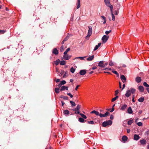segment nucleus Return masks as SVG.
Here are the masks:
<instances>
[{
    "instance_id": "7",
    "label": "nucleus",
    "mask_w": 149,
    "mask_h": 149,
    "mask_svg": "<svg viewBox=\"0 0 149 149\" xmlns=\"http://www.w3.org/2000/svg\"><path fill=\"white\" fill-rule=\"evenodd\" d=\"M130 91V90H127L125 94V95L127 97H129L131 95Z\"/></svg>"
},
{
    "instance_id": "51",
    "label": "nucleus",
    "mask_w": 149,
    "mask_h": 149,
    "mask_svg": "<svg viewBox=\"0 0 149 149\" xmlns=\"http://www.w3.org/2000/svg\"><path fill=\"white\" fill-rule=\"evenodd\" d=\"M69 36H67L63 40V41H65L68 40V39L69 38Z\"/></svg>"
},
{
    "instance_id": "17",
    "label": "nucleus",
    "mask_w": 149,
    "mask_h": 149,
    "mask_svg": "<svg viewBox=\"0 0 149 149\" xmlns=\"http://www.w3.org/2000/svg\"><path fill=\"white\" fill-rule=\"evenodd\" d=\"M101 44H102L101 43H100L98 44L97 45H96V46H95V47L94 49V51H95V50H96L97 49H98V47H99L101 46Z\"/></svg>"
},
{
    "instance_id": "37",
    "label": "nucleus",
    "mask_w": 149,
    "mask_h": 149,
    "mask_svg": "<svg viewBox=\"0 0 149 149\" xmlns=\"http://www.w3.org/2000/svg\"><path fill=\"white\" fill-rule=\"evenodd\" d=\"M101 17L102 18L103 20H104V22H103V24H104L106 22V18L104 16H101Z\"/></svg>"
},
{
    "instance_id": "35",
    "label": "nucleus",
    "mask_w": 149,
    "mask_h": 149,
    "mask_svg": "<svg viewBox=\"0 0 149 149\" xmlns=\"http://www.w3.org/2000/svg\"><path fill=\"white\" fill-rule=\"evenodd\" d=\"M70 49L69 48H68L66 51L64 52V54H67L68 52L70 51Z\"/></svg>"
},
{
    "instance_id": "22",
    "label": "nucleus",
    "mask_w": 149,
    "mask_h": 149,
    "mask_svg": "<svg viewBox=\"0 0 149 149\" xmlns=\"http://www.w3.org/2000/svg\"><path fill=\"white\" fill-rule=\"evenodd\" d=\"M111 15L112 17V20L113 21H114V20H115V17L114 15L113 14L112 10H111Z\"/></svg>"
},
{
    "instance_id": "12",
    "label": "nucleus",
    "mask_w": 149,
    "mask_h": 149,
    "mask_svg": "<svg viewBox=\"0 0 149 149\" xmlns=\"http://www.w3.org/2000/svg\"><path fill=\"white\" fill-rule=\"evenodd\" d=\"M138 88L139 91L141 92H143L144 91V88L142 86H139Z\"/></svg>"
},
{
    "instance_id": "27",
    "label": "nucleus",
    "mask_w": 149,
    "mask_h": 149,
    "mask_svg": "<svg viewBox=\"0 0 149 149\" xmlns=\"http://www.w3.org/2000/svg\"><path fill=\"white\" fill-rule=\"evenodd\" d=\"M60 98H63L64 100H67L68 98V97L66 96H63V95H61L60 96Z\"/></svg>"
},
{
    "instance_id": "64",
    "label": "nucleus",
    "mask_w": 149,
    "mask_h": 149,
    "mask_svg": "<svg viewBox=\"0 0 149 149\" xmlns=\"http://www.w3.org/2000/svg\"><path fill=\"white\" fill-rule=\"evenodd\" d=\"M62 85L61 84V83H60V84L58 85V86L59 87H61V86H62Z\"/></svg>"
},
{
    "instance_id": "40",
    "label": "nucleus",
    "mask_w": 149,
    "mask_h": 149,
    "mask_svg": "<svg viewBox=\"0 0 149 149\" xmlns=\"http://www.w3.org/2000/svg\"><path fill=\"white\" fill-rule=\"evenodd\" d=\"M59 89L58 88H56L55 89V91L56 93H59Z\"/></svg>"
},
{
    "instance_id": "16",
    "label": "nucleus",
    "mask_w": 149,
    "mask_h": 149,
    "mask_svg": "<svg viewBox=\"0 0 149 149\" xmlns=\"http://www.w3.org/2000/svg\"><path fill=\"white\" fill-rule=\"evenodd\" d=\"M140 142L141 144L142 145L145 144L146 143V140L144 139L141 140L140 141Z\"/></svg>"
},
{
    "instance_id": "11",
    "label": "nucleus",
    "mask_w": 149,
    "mask_h": 149,
    "mask_svg": "<svg viewBox=\"0 0 149 149\" xmlns=\"http://www.w3.org/2000/svg\"><path fill=\"white\" fill-rule=\"evenodd\" d=\"M135 80L137 82L139 83L141 82V79L140 77H138L136 78Z\"/></svg>"
},
{
    "instance_id": "25",
    "label": "nucleus",
    "mask_w": 149,
    "mask_h": 149,
    "mask_svg": "<svg viewBox=\"0 0 149 149\" xmlns=\"http://www.w3.org/2000/svg\"><path fill=\"white\" fill-rule=\"evenodd\" d=\"M85 57H86V56H85V57H77L75 58H74V59H78V58H79L81 60H84V58Z\"/></svg>"
},
{
    "instance_id": "46",
    "label": "nucleus",
    "mask_w": 149,
    "mask_h": 149,
    "mask_svg": "<svg viewBox=\"0 0 149 149\" xmlns=\"http://www.w3.org/2000/svg\"><path fill=\"white\" fill-rule=\"evenodd\" d=\"M137 124L139 126H141L142 125V123L141 122H139L137 123Z\"/></svg>"
},
{
    "instance_id": "3",
    "label": "nucleus",
    "mask_w": 149,
    "mask_h": 149,
    "mask_svg": "<svg viewBox=\"0 0 149 149\" xmlns=\"http://www.w3.org/2000/svg\"><path fill=\"white\" fill-rule=\"evenodd\" d=\"M104 2L105 4L108 7L110 8L111 10L113 9V6L111 5L109 2V0H104Z\"/></svg>"
},
{
    "instance_id": "8",
    "label": "nucleus",
    "mask_w": 149,
    "mask_h": 149,
    "mask_svg": "<svg viewBox=\"0 0 149 149\" xmlns=\"http://www.w3.org/2000/svg\"><path fill=\"white\" fill-rule=\"evenodd\" d=\"M71 57L70 56H69L67 54H64L63 58L65 60H68Z\"/></svg>"
},
{
    "instance_id": "34",
    "label": "nucleus",
    "mask_w": 149,
    "mask_h": 149,
    "mask_svg": "<svg viewBox=\"0 0 149 149\" xmlns=\"http://www.w3.org/2000/svg\"><path fill=\"white\" fill-rule=\"evenodd\" d=\"M130 92H131V93L132 94H133L134 93L135 91V89L133 88H131L130 89Z\"/></svg>"
},
{
    "instance_id": "13",
    "label": "nucleus",
    "mask_w": 149,
    "mask_h": 149,
    "mask_svg": "<svg viewBox=\"0 0 149 149\" xmlns=\"http://www.w3.org/2000/svg\"><path fill=\"white\" fill-rule=\"evenodd\" d=\"M134 140L137 141L139 139L140 137L139 135L135 134L134 136Z\"/></svg>"
},
{
    "instance_id": "30",
    "label": "nucleus",
    "mask_w": 149,
    "mask_h": 149,
    "mask_svg": "<svg viewBox=\"0 0 149 149\" xmlns=\"http://www.w3.org/2000/svg\"><path fill=\"white\" fill-rule=\"evenodd\" d=\"M60 62V64L61 65H64L65 64V62L64 61H62Z\"/></svg>"
},
{
    "instance_id": "39",
    "label": "nucleus",
    "mask_w": 149,
    "mask_h": 149,
    "mask_svg": "<svg viewBox=\"0 0 149 149\" xmlns=\"http://www.w3.org/2000/svg\"><path fill=\"white\" fill-rule=\"evenodd\" d=\"M75 71V69L73 67H72L70 69V71L72 73H74Z\"/></svg>"
},
{
    "instance_id": "57",
    "label": "nucleus",
    "mask_w": 149,
    "mask_h": 149,
    "mask_svg": "<svg viewBox=\"0 0 149 149\" xmlns=\"http://www.w3.org/2000/svg\"><path fill=\"white\" fill-rule=\"evenodd\" d=\"M80 115H81V116L83 118L85 116V115L83 114V113H79Z\"/></svg>"
},
{
    "instance_id": "36",
    "label": "nucleus",
    "mask_w": 149,
    "mask_h": 149,
    "mask_svg": "<svg viewBox=\"0 0 149 149\" xmlns=\"http://www.w3.org/2000/svg\"><path fill=\"white\" fill-rule=\"evenodd\" d=\"M143 85L147 87H149V85L147 84L146 82H144L143 83Z\"/></svg>"
},
{
    "instance_id": "56",
    "label": "nucleus",
    "mask_w": 149,
    "mask_h": 149,
    "mask_svg": "<svg viewBox=\"0 0 149 149\" xmlns=\"http://www.w3.org/2000/svg\"><path fill=\"white\" fill-rule=\"evenodd\" d=\"M76 114H79L80 113L79 111H76L75 112Z\"/></svg>"
},
{
    "instance_id": "63",
    "label": "nucleus",
    "mask_w": 149,
    "mask_h": 149,
    "mask_svg": "<svg viewBox=\"0 0 149 149\" xmlns=\"http://www.w3.org/2000/svg\"><path fill=\"white\" fill-rule=\"evenodd\" d=\"M114 108H112L110 112H113V111H114Z\"/></svg>"
},
{
    "instance_id": "44",
    "label": "nucleus",
    "mask_w": 149,
    "mask_h": 149,
    "mask_svg": "<svg viewBox=\"0 0 149 149\" xmlns=\"http://www.w3.org/2000/svg\"><path fill=\"white\" fill-rule=\"evenodd\" d=\"M66 83V82L65 80H63L62 81H61L60 83L62 85H64Z\"/></svg>"
},
{
    "instance_id": "28",
    "label": "nucleus",
    "mask_w": 149,
    "mask_h": 149,
    "mask_svg": "<svg viewBox=\"0 0 149 149\" xmlns=\"http://www.w3.org/2000/svg\"><path fill=\"white\" fill-rule=\"evenodd\" d=\"M118 96H116L112 99L111 100L112 102H113L116 100L118 98Z\"/></svg>"
},
{
    "instance_id": "60",
    "label": "nucleus",
    "mask_w": 149,
    "mask_h": 149,
    "mask_svg": "<svg viewBox=\"0 0 149 149\" xmlns=\"http://www.w3.org/2000/svg\"><path fill=\"white\" fill-rule=\"evenodd\" d=\"M97 68V67H96V66H94V67H93L92 68V70H95V69H96Z\"/></svg>"
},
{
    "instance_id": "9",
    "label": "nucleus",
    "mask_w": 149,
    "mask_h": 149,
    "mask_svg": "<svg viewBox=\"0 0 149 149\" xmlns=\"http://www.w3.org/2000/svg\"><path fill=\"white\" fill-rule=\"evenodd\" d=\"M120 79L123 83H124L125 82L126 78L124 75H121L120 76Z\"/></svg>"
},
{
    "instance_id": "21",
    "label": "nucleus",
    "mask_w": 149,
    "mask_h": 149,
    "mask_svg": "<svg viewBox=\"0 0 149 149\" xmlns=\"http://www.w3.org/2000/svg\"><path fill=\"white\" fill-rule=\"evenodd\" d=\"M144 100V97H140V98H139L138 99V101L141 102H143Z\"/></svg>"
},
{
    "instance_id": "33",
    "label": "nucleus",
    "mask_w": 149,
    "mask_h": 149,
    "mask_svg": "<svg viewBox=\"0 0 149 149\" xmlns=\"http://www.w3.org/2000/svg\"><path fill=\"white\" fill-rule=\"evenodd\" d=\"M79 121L81 123H83L84 121V120L83 118H80L79 119Z\"/></svg>"
},
{
    "instance_id": "58",
    "label": "nucleus",
    "mask_w": 149,
    "mask_h": 149,
    "mask_svg": "<svg viewBox=\"0 0 149 149\" xmlns=\"http://www.w3.org/2000/svg\"><path fill=\"white\" fill-rule=\"evenodd\" d=\"M127 133H129L130 131V129H127Z\"/></svg>"
},
{
    "instance_id": "31",
    "label": "nucleus",
    "mask_w": 149,
    "mask_h": 149,
    "mask_svg": "<svg viewBox=\"0 0 149 149\" xmlns=\"http://www.w3.org/2000/svg\"><path fill=\"white\" fill-rule=\"evenodd\" d=\"M70 102L71 103L72 106H74L76 105V104L73 101H70Z\"/></svg>"
},
{
    "instance_id": "55",
    "label": "nucleus",
    "mask_w": 149,
    "mask_h": 149,
    "mask_svg": "<svg viewBox=\"0 0 149 149\" xmlns=\"http://www.w3.org/2000/svg\"><path fill=\"white\" fill-rule=\"evenodd\" d=\"M113 118H114V117H113V115H111L110 116V118L111 119L113 120Z\"/></svg>"
},
{
    "instance_id": "38",
    "label": "nucleus",
    "mask_w": 149,
    "mask_h": 149,
    "mask_svg": "<svg viewBox=\"0 0 149 149\" xmlns=\"http://www.w3.org/2000/svg\"><path fill=\"white\" fill-rule=\"evenodd\" d=\"M65 88L66 86H62L60 89L61 91H62L64 90L65 89Z\"/></svg>"
},
{
    "instance_id": "10",
    "label": "nucleus",
    "mask_w": 149,
    "mask_h": 149,
    "mask_svg": "<svg viewBox=\"0 0 149 149\" xmlns=\"http://www.w3.org/2000/svg\"><path fill=\"white\" fill-rule=\"evenodd\" d=\"M52 53L55 55H57L58 54V52L57 49L56 48L53 49L52 51Z\"/></svg>"
},
{
    "instance_id": "14",
    "label": "nucleus",
    "mask_w": 149,
    "mask_h": 149,
    "mask_svg": "<svg viewBox=\"0 0 149 149\" xmlns=\"http://www.w3.org/2000/svg\"><path fill=\"white\" fill-rule=\"evenodd\" d=\"M127 139V136H123L122 138V140L124 142H125L126 141Z\"/></svg>"
},
{
    "instance_id": "5",
    "label": "nucleus",
    "mask_w": 149,
    "mask_h": 149,
    "mask_svg": "<svg viewBox=\"0 0 149 149\" xmlns=\"http://www.w3.org/2000/svg\"><path fill=\"white\" fill-rule=\"evenodd\" d=\"M104 61H100L98 63V66L101 68H104Z\"/></svg>"
},
{
    "instance_id": "47",
    "label": "nucleus",
    "mask_w": 149,
    "mask_h": 149,
    "mask_svg": "<svg viewBox=\"0 0 149 149\" xmlns=\"http://www.w3.org/2000/svg\"><path fill=\"white\" fill-rule=\"evenodd\" d=\"M133 123V121L132 120H129L128 122V124L129 125H131V124Z\"/></svg>"
},
{
    "instance_id": "6",
    "label": "nucleus",
    "mask_w": 149,
    "mask_h": 149,
    "mask_svg": "<svg viewBox=\"0 0 149 149\" xmlns=\"http://www.w3.org/2000/svg\"><path fill=\"white\" fill-rule=\"evenodd\" d=\"M86 73V70H81L79 72L80 74L81 75H83Z\"/></svg>"
},
{
    "instance_id": "26",
    "label": "nucleus",
    "mask_w": 149,
    "mask_h": 149,
    "mask_svg": "<svg viewBox=\"0 0 149 149\" xmlns=\"http://www.w3.org/2000/svg\"><path fill=\"white\" fill-rule=\"evenodd\" d=\"M80 0H78L77 1V9H78L80 8Z\"/></svg>"
},
{
    "instance_id": "59",
    "label": "nucleus",
    "mask_w": 149,
    "mask_h": 149,
    "mask_svg": "<svg viewBox=\"0 0 149 149\" xmlns=\"http://www.w3.org/2000/svg\"><path fill=\"white\" fill-rule=\"evenodd\" d=\"M79 86V85H77V86L75 88V90H76V91H77V89L78 88Z\"/></svg>"
},
{
    "instance_id": "61",
    "label": "nucleus",
    "mask_w": 149,
    "mask_h": 149,
    "mask_svg": "<svg viewBox=\"0 0 149 149\" xmlns=\"http://www.w3.org/2000/svg\"><path fill=\"white\" fill-rule=\"evenodd\" d=\"M134 95L132 97V101L133 102H135V101L134 100Z\"/></svg>"
},
{
    "instance_id": "62",
    "label": "nucleus",
    "mask_w": 149,
    "mask_h": 149,
    "mask_svg": "<svg viewBox=\"0 0 149 149\" xmlns=\"http://www.w3.org/2000/svg\"><path fill=\"white\" fill-rule=\"evenodd\" d=\"M60 79H57L56 80V82H58L60 81Z\"/></svg>"
},
{
    "instance_id": "53",
    "label": "nucleus",
    "mask_w": 149,
    "mask_h": 149,
    "mask_svg": "<svg viewBox=\"0 0 149 149\" xmlns=\"http://www.w3.org/2000/svg\"><path fill=\"white\" fill-rule=\"evenodd\" d=\"M113 73L117 75H118V72L116 71L115 70L114 71H113Z\"/></svg>"
},
{
    "instance_id": "23",
    "label": "nucleus",
    "mask_w": 149,
    "mask_h": 149,
    "mask_svg": "<svg viewBox=\"0 0 149 149\" xmlns=\"http://www.w3.org/2000/svg\"><path fill=\"white\" fill-rule=\"evenodd\" d=\"M63 113L65 115H68L69 114V111L68 110H66L64 111Z\"/></svg>"
},
{
    "instance_id": "41",
    "label": "nucleus",
    "mask_w": 149,
    "mask_h": 149,
    "mask_svg": "<svg viewBox=\"0 0 149 149\" xmlns=\"http://www.w3.org/2000/svg\"><path fill=\"white\" fill-rule=\"evenodd\" d=\"M99 116L101 118L104 117H106L105 115V114H102L100 113L99 114Z\"/></svg>"
},
{
    "instance_id": "24",
    "label": "nucleus",
    "mask_w": 149,
    "mask_h": 149,
    "mask_svg": "<svg viewBox=\"0 0 149 149\" xmlns=\"http://www.w3.org/2000/svg\"><path fill=\"white\" fill-rule=\"evenodd\" d=\"M60 61L59 59H57L55 62V64L56 65H57L60 62Z\"/></svg>"
},
{
    "instance_id": "20",
    "label": "nucleus",
    "mask_w": 149,
    "mask_h": 149,
    "mask_svg": "<svg viewBox=\"0 0 149 149\" xmlns=\"http://www.w3.org/2000/svg\"><path fill=\"white\" fill-rule=\"evenodd\" d=\"M128 113L130 114H131L132 113V110L130 107L128 108L127 109Z\"/></svg>"
},
{
    "instance_id": "2",
    "label": "nucleus",
    "mask_w": 149,
    "mask_h": 149,
    "mask_svg": "<svg viewBox=\"0 0 149 149\" xmlns=\"http://www.w3.org/2000/svg\"><path fill=\"white\" fill-rule=\"evenodd\" d=\"M109 38V36H107L105 35H104L102 38V43L104 44L106 43L107 42Z\"/></svg>"
},
{
    "instance_id": "49",
    "label": "nucleus",
    "mask_w": 149,
    "mask_h": 149,
    "mask_svg": "<svg viewBox=\"0 0 149 149\" xmlns=\"http://www.w3.org/2000/svg\"><path fill=\"white\" fill-rule=\"evenodd\" d=\"M67 94L69 96H70V97L71 98H72L73 97V96L70 93H67Z\"/></svg>"
},
{
    "instance_id": "19",
    "label": "nucleus",
    "mask_w": 149,
    "mask_h": 149,
    "mask_svg": "<svg viewBox=\"0 0 149 149\" xmlns=\"http://www.w3.org/2000/svg\"><path fill=\"white\" fill-rule=\"evenodd\" d=\"M127 107V105L126 104H124V105L122 106L121 108V110H124L126 109Z\"/></svg>"
},
{
    "instance_id": "29",
    "label": "nucleus",
    "mask_w": 149,
    "mask_h": 149,
    "mask_svg": "<svg viewBox=\"0 0 149 149\" xmlns=\"http://www.w3.org/2000/svg\"><path fill=\"white\" fill-rule=\"evenodd\" d=\"M81 108V106L79 104H78L77 107L76 108L77 111H79Z\"/></svg>"
},
{
    "instance_id": "43",
    "label": "nucleus",
    "mask_w": 149,
    "mask_h": 149,
    "mask_svg": "<svg viewBox=\"0 0 149 149\" xmlns=\"http://www.w3.org/2000/svg\"><path fill=\"white\" fill-rule=\"evenodd\" d=\"M88 123L89 124H94L93 121L92 120L90 121H88Z\"/></svg>"
},
{
    "instance_id": "1",
    "label": "nucleus",
    "mask_w": 149,
    "mask_h": 149,
    "mask_svg": "<svg viewBox=\"0 0 149 149\" xmlns=\"http://www.w3.org/2000/svg\"><path fill=\"white\" fill-rule=\"evenodd\" d=\"M112 123V121L111 120H108L107 121H104L102 123V126L104 127H106L107 125H111Z\"/></svg>"
},
{
    "instance_id": "45",
    "label": "nucleus",
    "mask_w": 149,
    "mask_h": 149,
    "mask_svg": "<svg viewBox=\"0 0 149 149\" xmlns=\"http://www.w3.org/2000/svg\"><path fill=\"white\" fill-rule=\"evenodd\" d=\"M111 70V68H105L104 69V70H109V71Z\"/></svg>"
},
{
    "instance_id": "42",
    "label": "nucleus",
    "mask_w": 149,
    "mask_h": 149,
    "mask_svg": "<svg viewBox=\"0 0 149 149\" xmlns=\"http://www.w3.org/2000/svg\"><path fill=\"white\" fill-rule=\"evenodd\" d=\"M111 32V30H109V31H106L105 32V33L106 35H108Z\"/></svg>"
},
{
    "instance_id": "4",
    "label": "nucleus",
    "mask_w": 149,
    "mask_h": 149,
    "mask_svg": "<svg viewBox=\"0 0 149 149\" xmlns=\"http://www.w3.org/2000/svg\"><path fill=\"white\" fill-rule=\"evenodd\" d=\"M89 29L88 30V35L86 36V38L89 37L92 34V27L91 26H88Z\"/></svg>"
},
{
    "instance_id": "54",
    "label": "nucleus",
    "mask_w": 149,
    "mask_h": 149,
    "mask_svg": "<svg viewBox=\"0 0 149 149\" xmlns=\"http://www.w3.org/2000/svg\"><path fill=\"white\" fill-rule=\"evenodd\" d=\"M114 13L115 15H117L118 14V12L116 10H115L114 12Z\"/></svg>"
},
{
    "instance_id": "48",
    "label": "nucleus",
    "mask_w": 149,
    "mask_h": 149,
    "mask_svg": "<svg viewBox=\"0 0 149 149\" xmlns=\"http://www.w3.org/2000/svg\"><path fill=\"white\" fill-rule=\"evenodd\" d=\"M104 114L105 115V116H107L109 115L110 114V113L109 112L107 111L104 113Z\"/></svg>"
},
{
    "instance_id": "50",
    "label": "nucleus",
    "mask_w": 149,
    "mask_h": 149,
    "mask_svg": "<svg viewBox=\"0 0 149 149\" xmlns=\"http://www.w3.org/2000/svg\"><path fill=\"white\" fill-rule=\"evenodd\" d=\"M115 95L117 96V95L118 93V90H116V91H115Z\"/></svg>"
},
{
    "instance_id": "18",
    "label": "nucleus",
    "mask_w": 149,
    "mask_h": 149,
    "mask_svg": "<svg viewBox=\"0 0 149 149\" xmlns=\"http://www.w3.org/2000/svg\"><path fill=\"white\" fill-rule=\"evenodd\" d=\"M94 58V56L92 55L91 56H90L87 59V60L88 61H90L92 60Z\"/></svg>"
},
{
    "instance_id": "15",
    "label": "nucleus",
    "mask_w": 149,
    "mask_h": 149,
    "mask_svg": "<svg viewBox=\"0 0 149 149\" xmlns=\"http://www.w3.org/2000/svg\"><path fill=\"white\" fill-rule=\"evenodd\" d=\"M91 113H94L97 116H99V114L100 113H99V112L97 111L93 110L91 112Z\"/></svg>"
},
{
    "instance_id": "32",
    "label": "nucleus",
    "mask_w": 149,
    "mask_h": 149,
    "mask_svg": "<svg viewBox=\"0 0 149 149\" xmlns=\"http://www.w3.org/2000/svg\"><path fill=\"white\" fill-rule=\"evenodd\" d=\"M109 65L110 66H112L113 65H114L113 62H112L111 61L109 62Z\"/></svg>"
},
{
    "instance_id": "52",
    "label": "nucleus",
    "mask_w": 149,
    "mask_h": 149,
    "mask_svg": "<svg viewBox=\"0 0 149 149\" xmlns=\"http://www.w3.org/2000/svg\"><path fill=\"white\" fill-rule=\"evenodd\" d=\"M6 32L5 30H0V33L1 34H3L5 33Z\"/></svg>"
}]
</instances>
